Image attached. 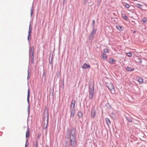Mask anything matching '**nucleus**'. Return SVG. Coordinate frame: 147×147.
Returning a JSON list of instances; mask_svg holds the SVG:
<instances>
[{"mask_svg": "<svg viewBox=\"0 0 147 147\" xmlns=\"http://www.w3.org/2000/svg\"><path fill=\"white\" fill-rule=\"evenodd\" d=\"M127 120L129 122H132V119L130 118L127 119Z\"/></svg>", "mask_w": 147, "mask_h": 147, "instance_id": "obj_28", "label": "nucleus"}, {"mask_svg": "<svg viewBox=\"0 0 147 147\" xmlns=\"http://www.w3.org/2000/svg\"><path fill=\"white\" fill-rule=\"evenodd\" d=\"M30 78V77H29V76H28V79L29 78Z\"/></svg>", "mask_w": 147, "mask_h": 147, "instance_id": "obj_34", "label": "nucleus"}, {"mask_svg": "<svg viewBox=\"0 0 147 147\" xmlns=\"http://www.w3.org/2000/svg\"><path fill=\"white\" fill-rule=\"evenodd\" d=\"M107 86L111 91V93L114 94L115 93V87L113 84L109 83L107 85Z\"/></svg>", "mask_w": 147, "mask_h": 147, "instance_id": "obj_3", "label": "nucleus"}, {"mask_svg": "<svg viewBox=\"0 0 147 147\" xmlns=\"http://www.w3.org/2000/svg\"><path fill=\"white\" fill-rule=\"evenodd\" d=\"M143 22H147V19L145 18H144L142 20Z\"/></svg>", "mask_w": 147, "mask_h": 147, "instance_id": "obj_24", "label": "nucleus"}, {"mask_svg": "<svg viewBox=\"0 0 147 147\" xmlns=\"http://www.w3.org/2000/svg\"><path fill=\"white\" fill-rule=\"evenodd\" d=\"M49 117L48 116L43 118L42 124L43 125V127L46 128L47 126Z\"/></svg>", "mask_w": 147, "mask_h": 147, "instance_id": "obj_4", "label": "nucleus"}, {"mask_svg": "<svg viewBox=\"0 0 147 147\" xmlns=\"http://www.w3.org/2000/svg\"><path fill=\"white\" fill-rule=\"evenodd\" d=\"M29 135H30L29 129H28L27 130L26 132V137L27 138H28L29 137Z\"/></svg>", "mask_w": 147, "mask_h": 147, "instance_id": "obj_14", "label": "nucleus"}, {"mask_svg": "<svg viewBox=\"0 0 147 147\" xmlns=\"http://www.w3.org/2000/svg\"><path fill=\"white\" fill-rule=\"evenodd\" d=\"M126 70L129 71H132L134 70V69L133 68H131L127 67L126 68Z\"/></svg>", "mask_w": 147, "mask_h": 147, "instance_id": "obj_13", "label": "nucleus"}, {"mask_svg": "<svg viewBox=\"0 0 147 147\" xmlns=\"http://www.w3.org/2000/svg\"><path fill=\"white\" fill-rule=\"evenodd\" d=\"M40 135H38V138H39V137H40Z\"/></svg>", "mask_w": 147, "mask_h": 147, "instance_id": "obj_33", "label": "nucleus"}, {"mask_svg": "<svg viewBox=\"0 0 147 147\" xmlns=\"http://www.w3.org/2000/svg\"><path fill=\"white\" fill-rule=\"evenodd\" d=\"M76 130L75 128L73 127L72 129L69 137L70 144L73 147H74L77 144Z\"/></svg>", "mask_w": 147, "mask_h": 147, "instance_id": "obj_1", "label": "nucleus"}, {"mask_svg": "<svg viewBox=\"0 0 147 147\" xmlns=\"http://www.w3.org/2000/svg\"><path fill=\"white\" fill-rule=\"evenodd\" d=\"M32 26H31V25H30L29 26V31L28 33H31L32 32Z\"/></svg>", "mask_w": 147, "mask_h": 147, "instance_id": "obj_22", "label": "nucleus"}, {"mask_svg": "<svg viewBox=\"0 0 147 147\" xmlns=\"http://www.w3.org/2000/svg\"><path fill=\"white\" fill-rule=\"evenodd\" d=\"M30 59L31 63H34V47H31L29 50Z\"/></svg>", "mask_w": 147, "mask_h": 147, "instance_id": "obj_2", "label": "nucleus"}, {"mask_svg": "<svg viewBox=\"0 0 147 147\" xmlns=\"http://www.w3.org/2000/svg\"><path fill=\"white\" fill-rule=\"evenodd\" d=\"M98 5H100V2H98Z\"/></svg>", "mask_w": 147, "mask_h": 147, "instance_id": "obj_31", "label": "nucleus"}, {"mask_svg": "<svg viewBox=\"0 0 147 147\" xmlns=\"http://www.w3.org/2000/svg\"><path fill=\"white\" fill-rule=\"evenodd\" d=\"M76 102V101L75 100L73 99L72 100L71 104V106H70V107H71V108L72 107H73V108H74Z\"/></svg>", "mask_w": 147, "mask_h": 147, "instance_id": "obj_9", "label": "nucleus"}, {"mask_svg": "<svg viewBox=\"0 0 147 147\" xmlns=\"http://www.w3.org/2000/svg\"><path fill=\"white\" fill-rule=\"evenodd\" d=\"M75 114V110L74 109V110H72L71 111V114L70 117H73L74 115Z\"/></svg>", "mask_w": 147, "mask_h": 147, "instance_id": "obj_12", "label": "nucleus"}, {"mask_svg": "<svg viewBox=\"0 0 147 147\" xmlns=\"http://www.w3.org/2000/svg\"><path fill=\"white\" fill-rule=\"evenodd\" d=\"M31 16H32V9H31Z\"/></svg>", "mask_w": 147, "mask_h": 147, "instance_id": "obj_32", "label": "nucleus"}, {"mask_svg": "<svg viewBox=\"0 0 147 147\" xmlns=\"http://www.w3.org/2000/svg\"><path fill=\"white\" fill-rule=\"evenodd\" d=\"M96 113V111L95 109L94 108H92L91 110V117L93 118H94L95 117Z\"/></svg>", "mask_w": 147, "mask_h": 147, "instance_id": "obj_6", "label": "nucleus"}, {"mask_svg": "<svg viewBox=\"0 0 147 147\" xmlns=\"http://www.w3.org/2000/svg\"><path fill=\"white\" fill-rule=\"evenodd\" d=\"M115 60L113 58H110L109 61V63L111 64H113L115 63Z\"/></svg>", "mask_w": 147, "mask_h": 147, "instance_id": "obj_11", "label": "nucleus"}, {"mask_svg": "<svg viewBox=\"0 0 147 147\" xmlns=\"http://www.w3.org/2000/svg\"><path fill=\"white\" fill-rule=\"evenodd\" d=\"M30 33H28V41H29L30 40V39H31V37H30Z\"/></svg>", "mask_w": 147, "mask_h": 147, "instance_id": "obj_27", "label": "nucleus"}, {"mask_svg": "<svg viewBox=\"0 0 147 147\" xmlns=\"http://www.w3.org/2000/svg\"><path fill=\"white\" fill-rule=\"evenodd\" d=\"M123 18L124 19H125V20H127V17L126 16H125Z\"/></svg>", "mask_w": 147, "mask_h": 147, "instance_id": "obj_30", "label": "nucleus"}, {"mask_svg": "<svg viewBox=\"0 0 147 147\" xmlns=\"http://www.w3.org/2000/svg\"><path fill=\"white\" fill-rule=\"evenodd\" d=\"M116 27L119 30L121 31L122 30V27L119 26L117 25L116 26Z\"/></svg>", "mask_w": 147, "mask_h": 147, "instance_id": "obj_19", "label": "nucleus"}, {"mask_svg": "<svg viewBox=\"0 0 147 147\" xmlns=\"http://www.w3.org/2000/svg\"><path fill=\"white\" fill-rule=\"evenodd\" d=\"M138 81L139 82L142 84L143 82V80L141 77H140L138 79Z\"/></svg>", "mask_w": 147, "mask_h": 147, "instance_id": "obj_15", "label": "nucleus"}, {"mask_svg": "<svg viewBox=\"0 0 147 147\" xmlns=\"http://www.w3.org/2000/svg\"><path fill=\"white\" fill-rule=\"evenodd\" d=\"M30 91L29 89H28V95H27V100L28 102H29V98L30 97Z\"/></svg>", "mask_w": 147, "mask_h": 147, "instance_id": "obj_20", "label": "nucleus"}, {"mask_svg": "<svg viewBox=\"0 0 147 147\" xmlns=\"http://www.w3.org/2000/svg\"><path fill=\"white\" fill-rule=\"evenodd\" d=\"M125 7L127 8H129L130 7L129 5L127 3H126L125 4Z\"/></svg>", "mask_w": 147, "mask_h": 147, "instance_id": "obj_25", "label": "nucleus"}, {"mask_svg": "<svg viewBox=\"0 0 147 147\" xmlns=\"http://www.w3.org/2000/svg\"><path fill=\"white\" fill-rule=\"evenodd\" d=\"M94 88H91L90 90L89 98L90 99H92L93 98L94 92Z\"/></svg>", "mask_w": 147, "mask_h": 147, "instance_id": "obj_5", "label": "nucleus"}, {"mask_svg": "<svg viewBox=\"0 0 147 147\" xmlns=\"http://www.w3.org/2000/svg\"><path fill=\"white\" fill-rule=\"evenodd\" d=\"M25 147H26V144H25Z\"/></svg>", "mask_w": 147, "mask_h": 147, "instance_id": "obj_36", "label": "nucleus"}, {"mask_svg": "<svg viewBox=\"0 0 147 147\" xmlns=\"http://www.w3.org/2000/svg\"><path fill=\"white\" fill-rule=\"evenodd\" d=\"M78 116L79 117H81L82 116V112L80 111H79L78 113Z\"/></svg>", "mask_w": 147, "mask_h": 147, "instance_id": "obj_21", "label": "nucleus"}, {"mask_svg": "<svg viewBox=\"0 0 147 147\" xmlns=\"http://www.w3.org/2000/svg\"><path fill=\"white\" fill-rule=\"evenodd\" d=\"M95 21L94 20H93L92 22V25L93 26H95Z\"/></svg>", "mask_w": 147, "mask_h": 147, "instance_id": "obj_29", "label": "nucleus"}, {"mask_svg": "<svg viewBox=\"0 0 147 147\" xmlns=\"http://www.w3.org/2000/svg\"><path fill=\"white\" fill-rule=\"evenodd\" d=\"M127 55L129 57H131L132 56V54L131 53V52H129V53H127Z\"/></svg>", "mask_w": 147, "mask_h": 147, "instance_id": "obj_23", "label": "nucleus"}, {"mask_svg": "<svg viewBox=\"0 0 147 147\" xmlns=\"http://www.w3.org/2000/svg\"><path fill=\"white\" fill-rule=\"evenodd\" d=\"M102 58L104 59H106L107 58V55L105 54V53H103L102 54Z\"/></svg>", "mask_w": 147, "mask_h": 147, "instance_id": "obj_17", "label": "nucleus"}, {"mask_svg": "<svg viewBox=\"0 0 147 147\" xmlns=\"http://www.w3.org/2000/svg\"><path fill=\"white\" fill-rule=\"evenodd\" d=\"M38 142L37 141H36V142H34L33 143V147H38Z\"/></svg>", "mask_w": 147, "mask_h": 147, "instance_id": "obj_18", "label": "nucleus"}, {"mask_svg": "<svg viewBox=\"0 0 147 147\" xmlns=\"http://www.w3.org/2000/svg\"><path fill=\"white\" fill-rule=\"evenodd\" d=\"M105 121L107 124H110L111 121L108 118H106L105 119Z\"/></svg>", "mask_w": 147, "mask_h": 147, "instance_id": "obj_16", "label": "nucleus"}, {"mask_svg": "<svg viewBox=\"0 0 147 147\" xmlns=\"http://www.w3.org/2000/svg\"><path fill=\"white\" fill-rule=\"evenodd\" d=\"M104 51L105 53H108V50L107 48H106L104 50Z\"/></svg>", "mask_w": 147, "mask_h": 147, "instance_id": "obj_26", "label": "nucleus"}, {"mask_svg": "<svg viewBox=\"0 0 147 147\" xmlns=\"http://www.w3.org/2000/svg\"><path fill=\"white\" fill-rule=\"evenodd\" d=\"M30 78V77H29V76H28V79L29 78Z\"/></svg>", "mask_w": 147, "mask_h": 147, "instance_id": "obj_35", "label": "nucleus"}, {"mask_svg": "<svg viewBox=\"0 0 147 147\" xmlns=\"http://www.w3.org/2000/svg\"><path fill=\"white\" fill-rule=\"evenodd\" d=\"M90 67V66L86 63H84L83 66L82 67V68L83 69H86L87 68H89Z\"/></svg>", "mask_w": 147, "mask_h": 147, "instance_id": "obj_8", "label": "nucleus"}, {"mask_svg": "<svg viewBox=\"0 0 147 147\" xmlns=\"http://www.w3.org/2000/svg\"><path fill=\"white\" fill-rule=\"evenodd\" d=\"M135 7L140 9H141L142 7V5L138 3H136L134 4Z\"/></svg>", "mask_w": 147, "mask_h": 147, "instance_id": "obj_10", "label": "nucleus"}, {"mask_svg": "<svg viewBox=\"0 0 147 147\" xmlns=\"http://www.w3.org/2000/svg\"><path fill=\"white\" fill-rule=\"evenodd\" d=\"M96 32V30H95L93 29L92 30L89 37V38L90 39H92L93 38V37L95 34Z\"/></svg>", "mask_w": 147, "mask_h": 147, "instance_id": "obj_7", "label": "nucleus"}]
</instances>
